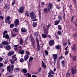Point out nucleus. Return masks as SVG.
Masks as SVG:
<instances>
[{"label":"nucleus","instance_id":"obj_28","mask_svg":"<svg viewBox=\"0 0 77 77\" xmlns=\"http://www.w3.org/2000/svg\"><path fill=\"white\" fill-rule=\"evenodd\" d=\"M58 18L59 20L58 21L60 22L62 20V17L61 16H58Z\"/></svg>","mask_w":77,"mask_h":77},{"label":"nucleus","instance_id":"obj_41","mask_svg":"<svg viewBox=\"0 0 77 77\" xmlns=\"http://www.w3.org/2000/svg\"><path fill=\"white\" fill-rule=\"evenodd\" d=\"M14 27V24H11L10 25V28H13Z\"/></svg>","mask_w":77,"mask_h":77},{"label":"nucleus","instance_id":"obj_35","mask_svg":"<svg viewBox=\"0 0 77 77\" xmlns=\"http://www.w3.org/2000/svg\"><path fill=\"white\" fill-rule=\"evenodd\" d=\"M18 45H15L14 46L15 50H17V47H18Z\"/></svg>","mask_w":77,"mask_h":77},{"label":"nucleus","instance_id":"obj_50","mask_svg":"<svg viewBox=\"0 0 77 77\" xmlns=\"http://www.w3.org/2000/svg\"><path fill=\"white\" fill-rule=\"evenodd\" d=\"M4 46L2 44L0 43V48H3V47Z\"/></svg>","mask_w":77,"mask_h":77},{"label":"nucleus","instance_id":"obj_53","mask_svg":"<svg viewBox=\"0 0 77 77\" xmlns=\"http://www.w3.org/2000/svg\"><path fill=\"white\" fill-rule=\"evenodd\" d=\"M57 33V34H58V35H61V34H62V32H61L60 31H58Z\"/></svg>","mask_w":77,"mask_h":77},{"label":"nucleus","instance_id":"obj_42","mask_svg":"<svg viewBox=\"0 0 77 77\" xmlns=\"http://www.w3.org/2000/svg\"><path fill=\"white\" fill-rule=\"evenodd\" d=\"M58 30H62V27H61V26L60 25H59L58 26Z\"/></svg>","mask_w":77,"mask_h":77},{"label":"nucleus","instance_id":"obj_49","mask_svg":"<svg viewBox=\"0 0 77 77\" xmlns=\"http://www.w3.org/2000/svg\"><path fill=\"white\" fill-rule=\"evenodd\" d=\"M33 59V57H30L29 60V61H32Z\"/></svg>","mask_w":77,"mask_h":77},{"label":"nucleus","instance_id":"obj_25","mask_svg":"<svg viewBox=\"0 0 77 77\" xmlns=\"http://www.w3.org/2000/svg\"><path fill=\"white\" fill-rule=\"evenodd\" d=\"M25 53L28 56H29V55H30V52H29V51H25Z\"/></svg>","mask_w":77,"mask_h":77},{"label":"nucleus","instance_id":"obj_19","mask_svg":"<svg viewBox=\"0 0 77 77\" xmlns=\"http://www.w3.org/2000/svg\"><path fill=\"white\" fill-rule=\"evenodd\" d=\"M42 36L43 38H46L47 37V35L45 34H43L42 35Z\"/></svg>","mask_w":77,"mask_h":77},{"label":"nucleus","instance_id":"obj_17","mask_svg":"<svg viewBox=\"0 0 77 77\" xmlns=\"http://www.w3.org/2000/svg\"><path fill=\"white\" fill-rule=\"evenodd\" d=\"M71 70V72L72 73V74H75L76 72V69H72Z\"/></svg>","mask_w":77,"mask_h":77},{"label":"nucleus","instance_id":"obj_47","mask_svg":"<svg viewBox=\"0 0 77 77\" xmlns=\"http://www.w3.org/2000/svg\"><path fill=\"white\" fill-rule=\"evenodd\" d=\"M44 33H46V34H48V30H47V29L44 30Z\"/></svg>","mask_w":77,"mask_h":77},{"label":"nucleus","instance_id":"obj_63","mask_svg":"<svg viewBox=\"0 0 77 77\" xmlns=\"http://www.w3.org/2000/svg\"><path fill=\"white\" fill-rule=\"evenodd\" d=\"M29 61H29H27L28 63V65H29V64H31V61Z\"/></svg>","mask_w":77,"mask_h":77},{"label":"nucleus","instance_id":"obj_20","mask_svg":"<svg viewBox=\"0 0 77 77\" xmlns=\"http://www.w3.org/2000/svg\"><path fill=\"white\" fill-rule=\"evenodd\" d=\"M30 37L31 39V40L32 42H35V40H34V39H33V38L32 36V35H30Z\"/></svg>","mask_w":77,"mask_h":77},{"label":"nucleus","instance_id":"obj_38","mask_svg":"<svg viewBox=\"0 0 77 77\" xmlns=\"http://www.w3.org/2000/svg\"><path fill=\"white\" fill-rule=\"evenodd\" d=\"M20 42L21 45L23 44V39L21 38L20 39Z\"/></svg>","mask_w":77,"mask_h":77},{"label":"nucleus","instance_id":"obj_36","mask_svg":"<svg viewBox=\"0 0 77 77\" xmlns=\"http://www.w3.org/2000/svg\"><path fill=\"white\" fill-rule=\"evenodd\" d=\"M72 59L74 61H75L77 58H76V57L75 56H74L72 58Z\"/></svg>","mask_w":77,"mask_h":77},{"label":"nucleus","instance_id":"obj_45","mask_svg":"<svg viewBox=\"0 0 77 77\" xmlns=\"http://www.w3.org/2000/svg\"><path fill=\"white\" fill-rule=\"evenodd\" d=\"M65 61L64 60H63L61 61V63L63 65H65Z\"/></svg>","mask_w":77,"mask_h":77},{"label":"nucleus","instance_id":"obj_14","mask_svg":"<svg viewBox=\"0 0 77 77\" xmlns=\"http://www.w3.org/2000/svg\"><path fill=\"white\" fill-rule=\"evenodd\" d=\"M53 5L51 3H49L48 5V7L49 8H50V9L51 10V9H52V8H53Z\"/></svg>","mask_w":77,"mask_h":77},{"label":"nucleus","instance_id":"obj_5","mask_svg":"<svg viewBox=\"0 0 77 77\" xmlns=\"http://www.w3.org/2000/svg\"><path fill=\"white\" fill-rule=\"evenodd\" d=\"M57 54H53L52 55V57L54 59V61H56L57 59Z\"/></svg>","mask_w":77,"mask_h":77},{"label":"nucleus","instance_id":"obj_40","mask_svg":"<svg viewBox=\"0 0 77 77\" xmlns=\"http://www.w3.org/2000/svg\"><path fill=\"white\" fill-rule=\"evenodd\" d=\"M35 35V36H38V35H39V33H38V32H35L34 33V34Z\"/></svg>","mask_w":77,"mask_h":77},{"label":"nucleus","instance_id":"obj_23","mask_svg":"<svg viewBox=\"0 0 77 77\" xmlns=\"http://www.w3.org/2000/svg\"><path fill=\"white\" fill-rule=\"evenodd\" d=\"M42 67H43L44 68H45V69L46 68V65L44 64L43 61H42Z\"/></svg>","mask_w":77,"mask_h":77},{"label":"nucleus","instance_id":"obj_56","mask_svg":"<svg viewBox=\"0 0 77 77\" xmlns=\"http://www.w3.org/2000/svg\"><path fill=\"white\" fill-rule=\"evenodd\" d=\"M73 36L74 37H77V33H75Z\"/></svg>","mask_w":77,"mask_h":77},{"label":"nucleus","instance_id":"obj_10","mask_svg":"<svg viewBox=\"0 0 77 77\" xmlns=\"http://www.w3.org/2000/svg\"><path fill=\"white\" fill-rule=\"evenodd\" d=\"M14 23L16 26H18L19 25V20L17 19L14 21Z\"/></svg>","mask_w":77,"mask_h":77},{"label":"nucleus","instance_id":"obj_39","mask_svg":"<svg viewBox=\"0 0 77 77\" xmlns=\"http://www.w3.org/2000/svg\"><path fill=\"white\" fill-rule=\"evenodd\" d=\"M74 16H72L71 18V21L72 22H73V21H74Z\"/></svg>","mask_w":77,"mask_h":77},{"label":"nucleus","instance_id":"obj_37","mask_svg":"<svg viewBox=\"0 0 77 77\" xmlns=\"http://www.w3.org/2000/svg\"><path fill=\"white\" fill-rule=\"evenodd\" d=\"M5 6L6 9L7 10H8V9H9V6H8L7 4H5Z\"/></svg>","mask_w":77,"mask_h":77},{"label":"nucleus","instance_id":"obj_1","mask_svg":"<svg viewBox=\"0 0 77 77\" xmlns=\"http://www.w3.org/2000/svg\"><path fill=\"white\" fill-rule=\"evenodd\" d=\"M14 66L13 65H11V66H9L7 67V71H9V72L11 73V72L13 71V69H14Z\"/></svg>","mask_w":77,"mask_h":77},{"label":"nucleus","instance_id":"obj_16","mask_svg":"<svg viewBox=\"0 0 77 77\" xmlns=\"http://www.w3.org/2000/svg\"><path fill=\"white\" fill-rule=\"evenodd\" d=\"M29 59V56L28 55H26L25 56L24 58V60L25 61H26Z\"/></svg>","mask_w":77,"mask_h":77},{"label":"nucleus","instance_id":"obj_43","mask_svg":"<svg viewBox=\"0 0 77 77\" xmlns=\"http://www.w3.org/2000/svg\"><path fill=\"white\" fill-rule=\"evenodd\" d=\"M36 41L37 42V44H39V40H38V38H36Z\"/></svg>","mask_w":77,"mask_h":77},{"label":"nucleus","instance_id":"obj_64","mask_svg":"<svg viewBox=\"0 0 77 77\" xmlns=\"http://www.w3.org/2000/svg\"><path fill=\"white\" fill-rule=\"evenodd\" d=\"M56 8L57 9H60V7H59V6H57Z\"/></svg>","mask_w":77,"mask_h":77},{"label":"nucleus","instance_id":"obj_55","mask_svg":"<svg viewBox=\"0 0 77 77\" xmlns=\"http://www.w3.org/2000/svg\"><path fill=\"white\" fill-rule=\"evenodd\" d=\"M41 5H42L43 6H44V5H45V4L44 2H42L41 3Z\"/></svg>","mask_w":77,"mask_h":77},{"label":"nucleus","instance_id":"obj_32","mask_svg":"<svg viewBox=\"0 0 77 77\" xmlns=\"http://www.w3.org/2000/svg\"><path fill=\"white\" fill-rule=\"evenodd\" d=\"M22 71H23V72H24L25 73H26V72H27V70L25 69H22Z\"/></svg>","mask_w":77,"mask_h":77},{"label":"nucleus","instance_id":"obj_4","mask_svg":"<svg viewBox=\"0 0 77 77\" xmlns=\"http://www.w3.org/2000/svg\"><path fill=\"white\" fill-rule=\"evenodd\" d=\"M24 10V8L23 7H21L20 8L19 10V12L21 14L23 13Z\"/></svg>","mask_w":77,"mask_h":77},{"label":"nucleus","instance_id":"obj_51","mask_svg":"<svg viewBox=\"0 0 77 77\" xmlns=\"http://www.w3.org/2000/svg\"><path fill=\"white\" fill-rule=\"evenodd\" d=\"M13 31L15 32H18V29L17 28H14L13 29Z\"/></svg>","mask_w":77,"mask_h":77},{"label":"nucleus","instance_id":"obj_6","mask_svg":"<svg viewBox=\"0 0 77 77\" xmlns=\"http://www.w3.org/2000/svg\"><path fill=\"white\" fill-rule=\"evenodd\" d=\"M49 44L50 46H52L54 44V40H51L49 42Z\"/></svg>","mask_w":77,"mask_h":77},{"label":"nucleus","instance_id":"obj_13","mask_svg":"<svg viewBox=\"0 0 77 77\" xmlns=\"http://www.w3.org/2000/svg\"><path fill=\"white\" fill-rule=\"evenodd\" d=\"M76 46V45H73V46L72 47V51H75V50H76V48L75 47Z\"/></svg>","mask_w":77,"mask_h":77},{"label":"nucleus","instance_id":"obj_33","mask_svg":"<svg viewBox=\"0 0 77 77\" xmlns=\"http://www.w3.org/2000/svg\"><path fill=\"white\" fill-rule=\"evenodd\" d=\"M21 50V49H20V51H19L20 54H24V50H22V51H20Z\"/></svg>","mask_w":77,"mask_h":77},{"label":"nucleus","instance_id":"obj_11","mask_svg":"<svg viewBox=\"0 0 77 77\" xmlns=\"http://www.w3.org/2000/svg\"><path fill=\"white\" fill-rule=\"evenodd\" d=\"M16 55H13L12 57V60H14V61H16L17 60V57H16Z\"/></svg>","mask_w":77,"mask_h":77},{"label":"nucleus","instance_id":"obj_15","mask_svg":"<svg viewBox=\"0 0 77 77\" xmlns=\"http://www.w3.org/2000/svg\"><path fill=\"white\" fill-rule=\"evenodd\" d=\"M50 11V9L49 8H45L44 9V12L45 13H47L48 11Z\"/></svg>","mask_w":77,"mask_h":77},{"label":"nucleus","instance_id":"obj_26","mask_svg":"<svg viewBox=\"0 0 77 77\" xmlns=\"http://www.w3.org/2000/svg\"><path fill=\"white\" fill-rule=\"evenodd\" d=\"M11 35L12 36V37H13V38H14V37H15L17 35L16 34L13 33L12 32H11Z\"/></svg>","mask_w":77,"mask_h":77},{"label":"nucleus","instance_id":"obj_21","mask_svg":"<svg viewBox=\"0 0 77 77\" xmlns=\"http://www.w3.org/2000/svg\"><path fill=\"white\" fill-rule=\"evenodd\" d=\"M59 23H60V22H59L58 20H57L56 21H55L54 22V25H58Z\"/></svg>","mask_w":77,"mask_h":77},{"label":"nucleus","instance_id":"obj_57","mask_svg":"<svg viewBox=\"0 0 77 77\" xmlns=\"http://www.w3.org/2000/svg\"><path fill=\"white\" fill-rule=\"evenodd\" d=\"M54 77L53 75L51 74L48 75V77Z\"/></svg>","mask_w":77,"mask_h":77},{"label":"nucleus","instance_id":"obj_24","mask_svg":"<svg viewBox=\"0 0 77 77\" xmlns=\"http://www.w3.org/2000/svg\"><path fill=\"white\" fill-rule=\"evenodd\" d=\"M29 15H30V14L29 13V12L28 11H26L25 12V15L27 17H29Z\"/></svg>","mask_w":77,"mask_h":77},{"label":"nucleus","instance_id":"obj_18","mask_svg":"<svg viewBox=\"0 0 77 77\" xmlns=\"http://www.w3.org/2000/svg\"><path fill=\"white\" fill-rule=\"evenodd\" d=\"M2 44L4 45H8V44H9V43L8 42L5 41L2 42Z\"/></svg>","mask_w":77,"mask_h":77},{"label":"nucleus","instance_id":"obj_3","mask_svg":"<svg viewBox=\"0 0 77 77\" xmlns=\"http://www.w3.org/2000/svg\"><path fill=\"white\" fill-rule=\"evenodd\" d=\"M11 20V17L9 16L7 17L5 19V22L7 23H8V24H10L11 22L10 21Z\"/></svg>","mask_w":77,"mask_h":77},{"label":"nucleus","instance_id":"obj_29","mask_svg":"<svg viewBox=\"0 0 77 77\" xmlns=\"http://www.w3.org/2000/svg\"><path fill=\"white\" fill-rule=\"evenodd\" d=\"M60 48V46L59 45H57L56 46V48L57 50H59Z\"/></svg>","mask_w":77,"mask_h":77},{"label":"nucleus","instance_id":"obj_27","mask_svg":"<svg viewBox=\"0 0 77 77\" xmlns=\"http://www.w3.org/2000/svg\"><path fill=\"white\" fill-rule=\"evenodd\" d=\"M26 77H31V74H29V73H26Z\"/></svg>","mask_w":77,"mask_h":77},{"label":"nucleus","instance_id":"obj_58","mask_svg":"<svg viewBox=\"0 0 77 77\" xmlns=\"http://www.w3.org/2000/svg\"><path fill=\"white\" fill-rule=\"evenodd\" d=\"M16 2H15L13 1L12 2V5L13 6L14 5V4H15V3Z\"/></svg>","mask_w":77,"mask_h":77},{"label":"nucleus","instance_id":"obj_22","mask_svg":"<svg viewBox=\"0 0 77 77\" xmlns=\"http://www.w3.org/2000/svg\"><path fill=\"white\" fill-rule=\"evenodd\" d=\"M37 26V23L36 22H34L33 23L32 26L33 27H35Z\"/></svg>","mask_w":77,"mask_h":77},{"label":"nucleus","instance_id":"obj_8","mask_svg":"<svg viewBox=\"0 0 77 77\" xmlns=\"http://www.w3.org/2000/svg\"><path fill=\"white\" fill-rule=\"evenodd\" d=\"M15 53L14 51H9V52L8 54V56H11V55H12L14 54Z\"/></svg>","mask_w":77,"mask_h":77},{"label":"nucleus","instance_id":"obj_12","mask_svg":"<svg viewBox=\"0 0 77 77\" xmlns=\"http://www.w3.org/2000/svg\"><path fill=\"white\" fill-rule=\"evenodd\" d=\"M11 46L10 45H7L5 47V49L6 50H7L9 51L10 50H11Z\"/></svg>","mask_w":77,"mask_h":77},{"label":"nucleus","instance_id":"obj_52","mask_svg":"<svg viewBox=\"0 0 77 77\" xmlns=\"http://www.w3.org/2000/svg\"><path fill=\"white\" fill-rule=\"evenodd\" d=\"M50 72H51V74H54V72H53V71L52 70H51L50 71Z\"/></svg>","mask_w":77,"mask_h":77},{"label":"nucleus","instance_id":"obj_54","mask_svg":"<svg viewBox=\"0 0 77 77\" xmlns=\"http://www.w3.org/2000/svg\"><path fill=\"white\" fill-rule=\"evenodd\" d=\"M45 54L47 55H48V51H45Z\"/></svg>","mask_w":77,"mask_h":77},{"label":"nucleus","instance_id":"obj_31","mask_svg":"<svg viewBox=\"0 0 77 77\" xmlns=\"http://www.w3.org/2000/svg\"><path fill=\"white\" fill-rule=\"evenodd\" d=\"M8 59H6L4 61V63L5 64H7V63L8 62Z\"/></svg>","mask_w":77,"mask_h":77},{"label":"nucleus","instance_id":"obj_9","mask_svg":"<svg viewBox=\"0 0 77 77\" xmlns=\"http://www.w3.org/2000/svg\"><path fill=\"white\" fill-rule=\"evenodd\" d=\"M3 38H4L5 39H9L10 38L9 37V36L8 35V34H6L5 35H3Z\"/></svg>","mask_w":77,"mask_h":77},{"label":"nucleus","instance_id":"obj_7","mask_svg":"<svg viewBox=\"0 0 77 77\" xmlns=\"http://www.w3.org/2000/svg\"><path fill=\"white\" fill-rule=\"evenodd\" d=\"M21 30L22 32H27V29L24 27H22L21 29Z\"/></svg>","mask_w":77,"mask_h":77},{"label":"nucleus","instance_id":"obj_34","mask_svg":"<svg viewBox=\"0 0 77 77\" xmlns=\"http://www.w3.org/2000/svg\"><path fill=\"white\" fill-rule=\"evenodd\" d=\"M37 51H39L40 50V47L39 46V44H37Z\"/></svg>","mask_w":77,"mask_h":77},{"label":"nucleus","instance_id":"obj_59","mask_svg":"<svg viewBox=\"0 0 77 77\" xmlns=\"http://www.w3.org/2000/svg\"><path fill=\"white\" fill-rule=\"evenodd\" d=\"M68 54V51H66V52L65 53V55H67Z\"/></svg>","mask_w":77,"mask_h":77},{"label":"nucleus","instance_id":"obj_30","mask_svg":"<svg viewBox=\"0 0 77 77\" xmlns=\"http://www.w3.org/2000/svg\"><path fill=\"white\" fill-rule=\"evenodd\" d=\"M20 70V68H16L15 69V72H18Z\"/></svg>","mask_w":77,"mask_h":77},{"label":"nucleus","instance_id":"obj_48","mask_svg":"<svg viewBox=\"0 0 77 77\" xmlns=\"http://www.w3.org/2000/svg\"><path fill=\"white\" fill-rule=\"evenodd\" d=\"M69 75H70V74H69V73L68 72H67L66 75V77H69Z\"/></svg>","mask_w":77,"mask_h":77},{"label":"nucleus","instance_id":"obj_44","mask_svg":"<svg viewBox=\"0 0 77 77\" xmlns=\"http://www.w3.org/2000/svg\"><path fill=\"white\" fill-rule=\"evenodd\" d=\"M10 61L11 62V64H14V63H15V61H14V60L11 61V60H10Z\"/></svg>","mask_w":77,"mask_h":77},{"label":"nucleus","instance_id":"obj_2","mask_svg":"<svg viewBox=\"0 0 77 77\" xmlns=\"http://www.w3.org/2000/svg\"><path fill=\"white\" fill-rule=\"evenodd\" d=\"M30 17L32 20H34L36 18V15L34 13L32 12L30 14Z\"/></svg>","mask_w":77,"mask_h":77},{"label":"nucleus","instance_id":"obj_60","mask_svg":"<svg viewBox=\"0 0 77 77\" xmlns=\"http://www.w3.org/2000/svg\"><path fill=\"white\" fill-rule=\"evenodd\" d=\"M3 66V63H0V67H2Z\"/></svg>","mask_w":77,"mask_h":77},{"label":"nucleus","instance_id":"obj_61","mask_svg":"<svg viewBox=\"0 0 77 77\" xmlns=\"http://www.w3.org/2000/svg\"><path fill=\"white\" fill-rule=\"evenodd\" d=\"M35 42H32V46H33V47H35Z\"/></svg>","mask_w":77,"mask_h":77},{"label":"nucleus","instance_id":"obj_62","mask_svg":"<svg viewBox=\"0 0 77 77\" xmlns=\"http://www.w3.org/2000/svg\"><path fill=\"white\" fill-rule=\"evenodd\" d=\"M20 61L21 62H23V61H24V60L23 58H21L20 59Z\"/></svg>","mask_w":77,"mask_h":77},{"label":"nucleus","instance_id":"obj_46","mask_svg":"<svg viewBox=\"0 0 77 77\" xmlns=\"http://www.w3.org/2000/svg\"><path fill=\"white\" fill-rule=\"evenodd\" d=\"M8 33V31H5L3 33V35H5V34H6Z\"/></svg>","mask_w":77,"mask_h":77}]
</instances>
